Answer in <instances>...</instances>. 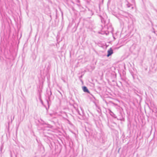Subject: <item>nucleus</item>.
Masks as SVG:
<instances>
[{"label": "nucleus", "mask_w": 157, "mask_h": 157, "mask_svg": "<svg viewBox=\"0 0 157 157\" xmlns=\"http://www.w3.org/2000/svg\"><path fill=\"white\" fill-rule=\"evenodd\" d=\"M82 89L83 91L85 92H87L89 93L90 92L88 89L87 88L86 86H83L82 87Z\"/></svg>", "instance_id": "2"}, {"label": "nucleus", "mask_w": 157, "mask_h": 157, "mask_svg": "<svg viewBox=\"0 0 157 157\" xmlns=\"http://www.w3.org/2000/svg\"><path fill=\"white\" fill-rule=\"evenodd\" d=\"M108 54L107 55V57H109V56L111 55L113 53V50L111 48H110L108 51L107 52Z\"/></svg>", "instance_id": "1"}]
</instances>
